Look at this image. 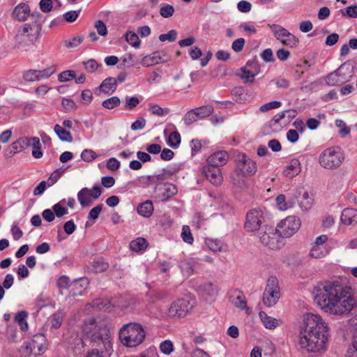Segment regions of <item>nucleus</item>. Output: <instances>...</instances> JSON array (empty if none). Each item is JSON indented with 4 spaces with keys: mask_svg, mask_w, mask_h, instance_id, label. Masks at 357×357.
<instances>
[{
    "mask_svg": "<svg viewBox=\"0 0 357 357\" xmlns=\"http://www.w3.org/2000/svg\"><path fill=\"white\" fill-rule=\"evenodd\" d=\"M282 44L289 47H296L299 44V40L294 34L290 33L287 38L282 40Z\"/></svg>",
    "mask_w": 357,
    "mask_h": 357,
    "instance_id": "nucleus-49",
    "label": "nucleus"
},
{
    "mask_svg": "<svg viewBox=\"0 0 357 357\" xmlns=\"http://www.w3.org/2000/svg\"><path fill=\"white\" fill-rule=\"evenodd\" d=\"M23 347L31 354L40 355L46 349V338L43 334H36L30 342H24Z\"/></svg>",
    "mask_w": 357,
    "mask_h": 357,
    "instance_id": "nucleus-14",
    "label": "nucleus"
},
{
    "mask_svg": "<svg viewBox=\"0 0 357 357\" xmlns=\"http://www.w3.org/2000/svg\"><path fill=\"white\" fill-rule=\"evenodd\" d=\"M102 192V188L99 185H96L92 188L85 187L77 192V199L83 208L88 207L92 204L93 199L100 197Z\"/></svg>",
    "mask_w": 357,
    "mask_h": 357,
    "instance_id": "nucleus-12",
    "label": "nucleus"
},
{
    "mask_svg": "<svg viewBox=\"0 0 357 357\" xmlns=\"http://www.w3.org/2000/svg\"><path fill=\"white\" fill-rule=\"evenodd\" d=\"M181 237L183 241L190 245L192 244L194 241L193 236L192 235L190 227L188 225L183 226Z\"/></svg>",
    "mask_w": 357,
    "mask_h": 357,
    "instance_id": "nucleus-47",
    "label": "nucleus"
},
{
    "mask_svg": "<svg viewBox=\"0 0 357 357\" xmlns=\"http://www.w3.org/2000/svg\"><path fill=\"white\" fill-rule=\"evenodd\" d=\"M55 72H56V67L54 66H50L45 69L41 70H36L38 81L49 78Z\"/></svg>",
    "mask_w": 357,
    "mask_h": 357,
    "instance_id": "nucleus-38",
    "label": "nucleus"
},
{
    "mask_svg": "<svg viewBox=\"0 0 357 357\" xmlns=\"http://www.w3.org/2000/svg\"><path fill=\"white\" fill-rule=\"evenodd\" d=\"M121 103V100L117 96H112L109 98L105 100L102 102V105L103 107L107 109H112L116 107L119 106Z\"/></svg>",
    "mask_w": 357,
    "mask_h": 357,
    "instance_id": "nucleus-43",
    "label": "nucleus"
},
{
    "mask_svg": "<svg viewBox=\"0 0 357 357\" xmlns=\"http://www.w3.org/2000/svg\"><path fill=\"white\" fill-rule=\"evenodd\" d=\"M341 221L344 225L357 224V210L352 208H344L341 214Z\"/></svg>",
    "mask_w": 357,
    "mask_h": 357,
    "instance_id": "nucleus-21",
    "label": "nucleus"
},
{
    "mask_svg": "<svg viewBox=\"0 0 357 357\" xmlns=\"http://www.w3.org/2000/svg\"><path fill=\"white\" fill-rule=\"evenodd\" d=\"M354 77V72L342 64L337 69L329 73L325 77V81L327 85L334 86L349 82Z\"/></svg>",
    "mask_w": 357,
    "mask_h": 357,
    "instance_id": "nucleus-7",
    "label": "nucleus"
},
{
    "mask_svg": "<svg viewBox=\"0 0 357 357\" xmlns=\"http://www.w3.org/2000/svg\"><path fill=\"white\" fill-rule=\"evenodd\" d=\"M149 110L151 113V114L158 116H162L167 114L169 113V109L168 108H162L160 106L156 104H150L149 105Z\"/></svg>",
    "mask_w": 357,
    "mask_h": 357,
    "instance_id": "nucleus-44",
    "label": "nucleus"
},
{
    "mask_svg": "<svg viewBox=\"0 0 357 357\" xmlns=\"http://www.w3.org/2000/svg\"><path fill=\"white\" fill-rule=\"evenodd\" d=\"M148 246L147 241L142 237L137 238L130 243V249L132 251L138 252L144 251Z\"/></svg>",
    "mask_w": 357,
    "mask_h": 357,
    "instance_id": "nucleus-30",
    "label": "nucleus"
},
{
    "mask_svg": "<svg viewBox=\"0 0 357 357\" xmlns=\"http://www.w3.org/2000/svg\"><path fill=\"white\" fill-rule=\"evenodd\" d=\"M245 66L255 75H257L260 72L259 64L256 59L249 60L246 63Z\"/></svg>",
    "mask_w": 357,
    "mask_h": 357,
    "instance_id": "nucleus-55",
    "label": "nucleus"
},
{
    "mask_svg": "<svg viewBox=\"0 0 357 357\" xmlns=\"http://www.w3.org/2000/svg\"><path fill=\"white\" fill-rule=\"evenodd\" d=\"M282 105V102L280 101L274 100L269 102H267L266 104L262 105L259 107V110L261 112H266L268 110L277 109L279 108Z\"/></svg>",
    "mask_w": 357,
    "mask_h": 357,
    "instance_id": "nucleus-57",
    "label": "nucleus"
},
{
    "mask_svg": "<svg viewBox=\"0 0 357 357\" xmlns=\"http://www.w3.org/2000/svg\"><path fill=\"white\" fill-rule=\"evenodd\" d=\"M241 71L242 73L241 77L245 82L252 83L254 82L256 75L249 70L245 66L241 68Z\"/></svg>",
    "mask_w": 357,
    "mask_h": 357,
    "instance_id": "nucleus-51",
    "label": "nucleus"
},
{
    "mask_svg": "<svg viewBox=\"0 0 357 357\" xmlns=\"http://www.w3.org/2000/svg\"><path fill=\"white\" fill-rule=\"evenodd\" d=\"M14 152L19 153L24 150L29 146L28 137H20L15 142H13L10 145Z\"/></svg>",
    "mask_w": 357,
    "mask_h": 357,
    "instance_id": "nucleus-34",
    "label": "nucleus"
},
{
    "mask_svg": "<svg viewBox=\"0 0 357 357\" xmlns=\"http://www.w3.org/2000/svg\"><path fill=\"white\" fill-rule=\"evenodd\" d=\"M192 305L186 299H178L172 303L168 310V316L172 318L185 317L191 310Z\"/></svg>",
    "mask_w": 357,
    "mask_h": 357,
    "instance_id": "nucleus-13",
    "label": "nucleus"
},
{
    "mask_svg": "<svg viewBox=\"0 0 357 357\" xmlns=\"http://www.w3.org/2000/svg\"><path fill=\"white\" fill-rule=\"evenodd\" d=\"M63 317L64 315L62 312L58 311L53 314L49 319L51 328H59L62 324Z\"/></svg>",
    "mask_w": 357,
    "mask_h": 357,
    "instance_id": "nucleus-36",
    "label": "nucleus"
},
{
    "mask_svg": "<svg viewBox=\"0 0 357 357\" xmlns=\"http://www.w3.org/2000/svg\"><path fill=\"white\" fill-rule=\"evenodd\" d=\"M261 242L270 249H279L281 246L280 238H282L277 228L264 225V231L259 233Z\"/></svg>",
    "mask_w": 357,
    "mask_h": 357,
    "instance_id": "nucleus-10",
    "label": "nucleus"
},
{
    "mask_svg": "<svg viewBox=\"0 0 357 357\" xmlns=\"http://www.w3.org/2000/svg\"><path fill=\"white\" fill-rule=\"evenodd\" d=\"M269 27L271 28L272 32L274 34V36L277 40H280L282 43V40L287 38L289 35L290 32L287 30L285 28L278 25V24H269Z\"/></svg>",
    "mask_w": 357,
    "mask_h": 357,
    "instance_id": "nucleus-27",
    "label": "nucleus"
},
{
    "mask_svg": "<svg viewBox=\"0 0 357 357\" xmlns=\"http://www.w3.org/2000/svg\"><path fill=\"white\" fill-rule=\"evenodd\" d=\"M155 190L156 197L161 202L167 201L178 192L177 187L172 183H165L163 188H157Z\"/></svg>",
    "mask_w": 357,
    "mask_h": 357,
    "instance_id": "nucleus-18",
    "label": "nucleus"
},
{
    "mask_svg": "<svg viewBox=\"0 0 357 357\" xmlns=\"http://www.w3.org/2000/svg\"><path fill=\"white\" fill-rule=\"evenodd\" d=\"M81 158L85 162H91L98 158V155L91 149H84L81 153Z\"/></svg>",
    "mask_w": 357,
    "mask_h": 357,
    "instance_id": "nucleus-52",
    "label": "nucleus"
},
{
    "mask_svg": "<svg viewBox=\"0 0 357 357\" xmlns=\"http://www.w3.org/2000/svg\"><path fill=\"white\" fill-rule=\"evenodd\" d=\"M89 284L87 279L81 278L75 282L71 290L73 296L82 295Z\"/></svg>",
    "mask_w": 357,
    "mask_h": 357,
    "instance_id": "nucleus-29",
    "label": "nucleus"
},
{
    "mask_svg": "<svg viewBox=\"0 0 357 357\" xmlns=\"http://www.w3.org/2000/svg\"><path fill=\"white\" fill-rule=\"evenodd\" d=\"M29 16L31 17L30 7L25 3H19L12 12V17L18 22H24Z\"/></svg>",
    "mask_w": 357,
    "mask_h": 357,
    "instance_id": "nucleus-19",
    "label": "nucleus"
},
{
    "mask_svg": "<svg viewBox=\"0 0 357 357\" xmlns=\"http://www.w3.org/2000/svg\"><path fill=\"white\" fill-rule=\"evenodd\" d=\"M299 345L310 353H321L327 349L329 327L321 316L306 313L299 330Z\"/></svg>",
    "mask_w": 357,
    "mask_h": 357,
    "instance_id": "nucleus-2",
    "label": "nucleus"
},
{
    "mask_svg": "<svg viewBox=\"0 0 357 357\" xmlns=\"http://www.w3.org/2000/svg\"><path fill=\"white\" fill-rule=\"evenodd\" d=\"M345 159L344 152L338 146H332L324 150L319 158L320 165L328 169H337Z\"/></svg>",
    "mask_w": 357,
    "mask_h": 357,
    "instance_id": "nucleus-5",
    "label": "nucleus"
},
{
    "mask_svg": "<svg viewBox=\"0 0 357 357\" xmlns=\"http://www.w3.org/2000/svg\"><path fill=\"white\" fill-rule=\"evenodd\" d=\"M84 336L76 344L75 352L80 355L86 351V347L93 349L87 352L86 357H110L113 349L106 328L96 324L95 319L86 321L83 326Z\"/></svg>",
    "mask_w": 357,
    "mask_h": 357,
    "instance_id": "nucleus-3",
    "label": "nucleus"
},
{
    "mask_svg": "<svg viewBox=\"0 0 357 357\" xmlns=\"http://www.w3.org/2000/svg\"><path fill=\"white\" fill-rule=\"evenodd\" d=\"M208 248L214 252H221L222 248V242L219 239L208 238L206 241Z\"/></svg>",
    "mask_w": 357,
    "mask_h": 357,
    "instance_id": "nucleus-39",
    "label": "nucleus"
},
{
    "mask_svg": "<svg viewBox=\"0 0 357 357\" xmlns=\"http://www.w3.org/2000/svg\"><path fill=\"white\" fill-rule=\"evenodd\" d=\"M301 172V164L298 159H292L289 164L287 165L284 173L286 176L294 177L298 175Z\"/></svg>",
    "mask_w": 357,
    "mask_h": 357,
    "instance_id": "nucleus-24",
    "label": "nucleus"
},
{
    "mask_svg": "<svg viewBox=\"0 0 357 357\" xmlns=\"http://www.w3.org/2000/svg\"><path fill=\"white\" fill-rule=\"evenodd\" d=\"M116 79L115 77H108L105 79L100 86V90L109 95L112 94L116 89Z\"/></svg>",
    "mask_w": 357,
    "mask_h": 357,
    "instance_id": "nucleus-25",
    "label": "nucleus"
},
{
    "mask_svg": "<svg viewBox=\"0 0 357 357\" xmlns=\"http://www.w3.org/2000/svg\"><path fill=\"white\" fill-rule=\"evenodd\" d=\"M146 337L144 327L138 322L123 324L119 331L121 343L128 348H135L142 344Z\"/></svg>",
    "mask_w": 357,
    "mask_h": 357,
    "instance_id": "nucleus-4",
    "label": "nucleus"
},
{
    "mask_svg": "<svg viewBox=\"0 0 357 357\" xmlns=\"http://www.w3.org/2000/svg\"><path fill=\"white\" fill-rule=\"evenodd\" d=\"M29 146H32V155L35 158H40L43 156L40 139L36 137H28Z\"/></svg>",
    "mask_w": 357,
    "mask_h": 357,
    "instance_id": "nucleus-26",
    "label": "nucleus"
},
{
    "mask_svg": "<svg viewBox=\"0 0 357 357\" xmlns=\"http://www.w3.org/2000/svg\"><path fill=\"white\" fill-rule=\"evenodd\" d=\"M108 266L107 263L102 261H95L91 264V268L96 273L104 272L107 269Z\"/></svg>",
    "mask_w": 357,
    "mask_h": 357,
    "instance_id": "nucleus-54",
    "label": "nucleus"
},
{
    "mask_svg": "<svg viewBox=\"0 0 357 357\" xmlns=\"http://www.w3.org/2000/svg\"><path fill=\"white\" fill-rule=\"evenodd\" d=\"M139 103V100L136 96H126L125 99L124 109L131 110Z\"/></svg>",
    "mask_w": 357,
    "mask_h": 357,
    "instance_id": "nucleus-50",
    "label": "nucleus"
},
{
    "mask_svg": "<svg viewBox=\"0 0 357 357\" xmlns=\"http://www.w3.org/2000/svg\"><path fill=\"white\" fill-rule=\"evenodd\" d=\"M177 32L176 30H170L167 33L161 34L159 36V40L162 42L169 40L173 42L176 39Z\"/></svg>",
    "mask_w": 357,
    "mask_h": 357,
    "instance_id": "nucleus-59",
    "label": "nucleus"
},
{
    "mask_svg": "<svg viewBox=\"0 0 357 357\" xmlns=\"http://www.w3.org/2000/svg\"><path fill=\"white\" fill-rule=\"evenodd\" d=\"M261 321L266 328L273 330L275 329L281 322L280 320L268 316L264 312H260L259 314Z\"/></svg>",
    "mask_w": 357,
    "mask_h": 357,
    "instance_id": "nucleus-23",
    "label": "nucleus"
},
{
    "mask_svg": "<svg viewBox=\"0 0 357 357\" xmlns=\"http://www.w3.org/2000/svg\"><path fill=\"white\" fill-rule=\"evenodd\" d=\"M141 63L143 66L150 67L156 64H158L157 56L155 52L144 56L142 59Z\"/></svg>",
    "mask_w": 357,
    "mask_h": 357,
    "instance_id": "nucleus-41",
    "label": "nucleus"
},
{
    "mask_svg": "<svg viewBox=\"0 0 357 357\" xmlns=\"http://www.w3.org/2000/svg\"><path fill=\"white\" fill-rule=\"evenodd\" d=\"M23 79L26 82H35L38 81V76L36 70H28L23 73Z\"/></svg>",
    "mask_w": 357,
    "mask_h": 357,
    "instance_id": "nucleus-63",
    "label": "nucleus"
},
{
    "mask_svg": "<svg viewBox=\"0 0 357 357\" xmlns=\"http://www.w3.org/2000/svg\"><path fill=\"white\" fill-rule=\"evenodd\" d=\"M231 302L237 307L243 310L246 307V300L245 296L241 294L237 296L232 295L230 296Z\"/></svg>",
    "mask_w": 357,
    "mask_h": 357,
    "instance_id": "nucleus-42",
    "label": "nucleus"
},
{
    "mask_svg": "<svg viewBox=\"0 0 357 357\" xmlns=\"http://www.w3.org/2000/svg\"><path fill=\"white\" fill-rule=\"evenodd\" d=\"M27 317L28 313L24 310L20 311L15 315L14 320L19 324L22 331L28 329Z\"/></svg>",
    "mask_w": 357,
    "mask_h": 357,
    "instance_id": "nucleus-33",
    "label": "nucleus"
},
{
    "mask_svg": "<svg viewBox=\"0 0 357 357\" xmlns=\"http://www.w3.org/2000/svg\"><path fill=\"white\" fill-rule=\"evenodd\" d=\"M83 42V37L80 36H77L73 37L70 40H66L64 41V46L68 48H73L77 47Z\"/></svg>",
    "mask_w": 357,
    "mask_h": 357,
    "instance_id": "nucleus-53",
    "label": "nucleus"
},
{
    "mask_svg": "<svg viewBox=\"0 0 357 357\" xmlns=\"http://www.w3.org/2000/svg\"><path fill=\"white\" fill-rule=\"evenodd\" d=\"M84 65L86 70L90 73H94L99 67L98 63L94 59H89L84 62Z\"/></svg>",
    "mask_w": 357,
    "mask_h": 357,
    "instance_id": "nucleus-62",
    "label": "nucleus"
},
{
    "mask_svg": "<svg viewBox=\"0 0 357 357\" xmlns=\"http://www.w3.org/2000/svg\"><path fill=\"white\" fill-rule=\"evenodd\" d=\"M160 349L163 354L169 355L174 349L173 343L170 340H165L160 343Z\"/></svg>",
    "mask_w": 357,
    "mask_h": 357,
    "instance_id": "nucleus-58",
    "label": "nucleus"
},
{
    "mask_svg": "<svg viewBox=\"0 0 357 357\" xmlns=\"http://www.w3.org/2000/svg\"><path fill=\"white\" fill-rule=\"evenodd\" d=\"M202 292L210 297H213L217 294V288L212 282H206L199 286Z\"/></svg>",
    "mask_w": 357,
    "mask_h": 357,
    "instance_id": "nucleus-37",
    "label": "nucleus"
},
{
    "mask_svg": "<svg viewBox=\"0 0 357 357\" xmlns=\"http://www.w3.org/2000/svg\"><path fill=\"white\" fill-rule=\"evenodd\" d=\"M328 239L326 235H321L317 237L310 252V255L315 259H319L327 255L329 252V250L326 245Z\"/></svg>",
    "mask_w": 357,
    "mask_h": 357,
    "instance_id": "nucleus-15",
    "label": "nucleus"
},
{
    "mask_svg": "<svg viewBox=\"0 0 357 357\" xmlns=\"http://www.w3.org/2000/svg\"><path fill=\"white\" fill-rule=\"evenodd\" d=\"M31 19L33 20L32 23H26L23 26L21 36L33 44L39 37L43 23V15L39 13H33Z\"/></svg>",
    "mask_w": 357,
    "mask_h": 357,
    "instance_id": "nucleus-8",
    "label": "nucleus"
},
{
    "mask_svg": "<svg viewBox=\"0 0 357 357\" xmlns=\"http://www.w3.org/2000/svg\"><path fill=\"white\" fill-rule=\"evenodd\" d=\"M54 130L61 141L68 142H73V139L71 133L62 128L60 125L56 124Z\"/></svg>",
    "mask_w": 357,
    "mask_h": 357,
    "instance_id": "nucleus-31",
    "label": "nucleus"
},
{
    "mask_svg": "<svg viewBox=\"0 0 357 357\" xmlns=\"http://www.w3.org/2000/svg\"><path fill=\"white\" fill-rule=\"evenodd\" d=\"M61 105L66 112L74 111L77 107L74 100L70 98H63L61 101Z\"/></svg>",
    "mask_w": 357,
    "mask_h": 357,
    "instance_id": "nucleus-56",
    "label": "nucleus"
},
{
    "mask_svg": "<svg viewBox=\"0 0 357 357\" xmlns=\"http://www.w3.org/2000/svg\"><path fill=\"white\" fill-rule=\"evenodd\" d=\"M195 261L192 259L182 261L180 264L183 274L187 277L192 275L195 272Z\"/></svg>",
    "mask_w": 357,
    "mask_h": 357,
    "instance_id": "nucleus-32",
    "label": "nucleus"
},
{
    "mask_svg": "<svg viewBox=\"0 0 357 357\" xmlns=\"http://www.w3.org/2000/svg\"><path fill=\"white\" fill-rule=\"evenodd\" d=\"M174 13V8L167 3L161 4L160 8V14L165 18H169L172 17Z\"/></svg>",
    "mask_w": 357,
    "mask_h": 357,
    "instance_id": "nucleus-45",
    "label": "nucleus"
},
{
    "mask_svg": "<svg viewBox=\"0 0 357 357\" xmlns=\"http://www.w3.org/2000/svg\"><path fill=\"white\" fill-rule=\"evenodd\" d=\"M198 117L193 109L188 111L183 118V121L186 126H190L198 120Z\"/></svg>",
    "mask_w": 357,
    "mask_h": 357,
    "instance_id": "nucleus-48",
    "label": "nucleus"
},
{
    "mask_svg": "<svg viewBox=\"0 0 357 357\" xmlns=\"http://www.w3.org/2000/svg\"><path fill=\"white\" fill-rule=\"evenodd\" d=\"M314 298L326 312L347 315L356 307L357 301L351 294V288L338 282H326L314 288Z\"/></svg>",
    "mask_w": 357,
    "mask_h": 357,
    "instance_id": "nucleus-1",
    "label": "nucleus"
},
{
    "mask_svg": "<svg viewBox=\"0 0 357 357\" xmlns=\"http://www.w3.org/2000/svg\"><path fill=\"white\" fill-rule=\"evenodd\" d=\"M280 298V288L276 277L268 278L262 296L263 303L268 307L274 306Z\"/></svg>",
    "mask_w": 357,
    "mask_h": 357,
    "instance_id": "nucleus-6",
    "label": "nucleus"
},
{
    "mask_svg": "<svg viewBox=\"0 0 357 357\" xmlns=\"http://www.w3.org/2000/svg\"><path fill=\"white\" fill-rule=\"evenodd\" d=\"M257 169L256 162L243 154L238 160L236 170L244 176H252L256 173Z\"/></svg>",
    "mask_w": 357,
    "mask_h": 357,
    "instance_id": "nucleus-16",
    "label": "nucleus"
},
{
    "mask_svg": "<svg viewBox=\"0 0 357 357\" xmlns=\"http://www.w3.org/2000/svg\"><path fill=\"white\" fill-rule=\"evenodd\" d=\"M55 215L58 218H61L68 213V209L61 205V202H58L54 204L52 207Z\"/></svg>",
    "mask_w": 357,
    "mask_h": 357,
    "instance_id": "nucleus-61",
    "label": "nucleus"
},
{
    "mask_svg": "<svg viewBox=\"0 0 357 357\" xmlns=\"http://www.w3.org/2000/svg\"><path fill=\"white\" fill-rule=\"evenodd\" d=\"M266 213L261 208L250 210L246 215L244 225L245 229L248 232L258 231L266 222Z\"/></svg>",
    "mask_w": 357,
    "mask_h": 357,
    "instance_id": "nucleus-9",
    "label": "nucleus"
},
{
    "mask_svg": "<svg viewBox=\"0 0 357 357\" xmlns=\"http://www.w3.org/2000/svg\"><path fill=\"white\" fill-rule=\"evenodd\" d=\"M75 77V72L74 70H65L59 75L58 79L59 82H67Z\"/></svg>",
    "mask_w": 357,
    "mask_h": 357,
    "instance_id": "nucleus-60",
    "label": "nucleus"
},
{
    "mask_svg": "<svg viewBox=\"0 0 357 357\" xmlns=\"http://www.w3.org/2000/svg\"><path fill=\"white\" fill-rule=\"evenodd\" d=\"M203 174L207 180L214 185H220L223 181L221 171L217 167L206 165L203 167Z\"/></svg>",
    "mask_w": 357,
    "mask_h": 357,
    "instance_id": "nucleus-17",
    "label": "nucleus"
},
{
    "mask_svg": "<svg viewBox=\"0 0 357 357\" xmlns=\"http://www.w3.org/2000/svg\"><path fill=\"white\" fill-rule=\"evenodd\" d=\"M167 142L170 147L176 149L181 143V135L179 132L177 131L171 132Z\"/></svg>",
    "mask_w": 357,
    "mask_h": 357,
    "instance_id": "nucleus-40",
    "label": "nucleus"
},
{
    "mask_svg": "<svg viewBox=\"0 0 357 357\" xmlns=\"http://www.w3.org/2000/svg\"><path fill=\"white\" fill-rule=\"evenodd\" d=\"M228 154L226 151H217L211 154L207 158V165L209 166L219 167L225 165L228 160Z\"/></svg>",
    "mask_w": 357,
    "mask_h": 357,
    "instance_id": "nucleus-20",
    "label": "nucleus"
},
{
    "mask_svg": "<svg viewBox=\"0 0 357 357\" xmlns=\"http://www.w3.org/2000/svg\"><path fill=\"white\" fill-rule=\"evenodd\" d=\"M153 212V203L150 200H147L140 204L137 207V213L145 218H149Z\"/></svg>",
    "mask_w": 357,
    "mask_h": 357,
    "instance_id": "nucleus-28",
    "label": "nucleus"
},
{
    "mask_svg": "<svg viewBox=\"0 0 357 357\" xmlns=\"http://www.w3.org/2000/svg\"><path fill=\"white\" fill-rule=\"evenodd\" d=\"M245 176H246L243 175V174L238 172L237 170L231 174V179L233 188L236 191H241L248 188Z\"/></svg>",
    "mask_w": 357,
    "mask_h": 357,
    "instance_id": "nucleus-22",
    "label": "nucleus"
},
{
    "mask_svg": "<svg viewBox=\"0 0 357 357\" xmlns=\"http://www.w3.org/2000/svg\"><path fill=\"white\" fill-rule=\"evenodd\" d=\"M102 209V204H98L96 206L93 207V208H91L90 210L89 215H88V218L89 220H96L98 218Z\"/></svg>",
    "mask_w": 357,
    "mask_h": 357,
    "instance_id": "nucleus-64",
    "label": "nucleus"
},
{
    "mask_svg": "<svg viewBox=\"0 0 357 357\" xmlns=\"http://www.w3.org/2000/svg\"><path fill=\"white\" fill-rule=\"evenodd\" d=\"M126 41L131 45L132 47L137 48L140 45V40L138 36L133 32H128L126 34Z\"/></svg>",
    "mask_w": 357,
    "mask_h": 357,
    "instance_id": "nucleus-46",
    "label": "nucleus"
},
{
    "mask_svg": "<svg viewBox=\"0 0 357 357\" xmlns=\"http://www.w3.org/2000/svg\"><path fill=\"white\" fill-rule=\"evenodd\" d=\"M301 221L296 216H288L277 225V229L282 238H289L298 231Z\"/></svg>",
    "mask_w": 357,
    "mask_h": 357,
    "instance_id": "nucleus-11",
    "label": "nucleus"
},
{
    "mask_svg": "<svg viewBox=\"0 0 357 357\" xmlns=\"http://www.w3.org/2000/svg\"><path fill=\"white\" fill-rule=\"evenodd\" d=\"M198 119H204L209 116L213 112V107L210 105L201 106L193 109Z\"/></svg>",
    "mask_w": 357,
    "mask_h": 357,
    "instance_id": "nucleus-35",
    "label": "nucleus"
}]
</instances>
